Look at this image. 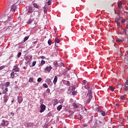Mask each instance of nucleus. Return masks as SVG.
I'll use <instances>...</instances> for the list:
<instances>
[{
    "instance_id": "29",
    "label": "nucleus",
    "mask_w": 128,
    "mask_h": 128,
    "mask_svg": "<svg viewBox=\"0 0 128 128\" xmlns=\"http://www.w3.org/2000/svg\"><path fill=\"white\" fill-rule=\"evenodd\" d=\"M29 82H34V78H30L28 80Z\"/></svg>"
},
{
    "instance_id": "34",
    "label": "nucleus",
    "mask_w": 128,
    "mask_h": 128,
    "mask_svg": "<svg viewBox=\"0 0 128 128\" xmlns=\"http://www.w3.org/2000/svg\"><path fill=\"white\" fill-rule=\"evenodd\" d=\"M36 61L33 62L32 63V66H36Z\"/></svg>"
},
{
    "instance_id": "23",
    "label": "nucleus",
    "mask_w": 128,
    "mask_h": 128,
    "mask_svg": "<svg viewBox=\"0 0 128 128\" xmlns=\"http://www.w3.org/2000/svg\"><path fill=\"white\" fill-rule=\"evenodd\" d=\"M46 64V61L42 60L40 62V66H44Z\"/></svg>"
},
{
    "instance_id": "33",
    "label": "nucleus",
    "mask_w": 128,
    "mask_h": 128,
    "mask_svg": "<svg viewBox=\"0 0 128 128\" xmlns=\"http://www.w3.org/2000/svg\"><path fill=\"white\" fill-rule=\"evenodd\" d=\"M42 78H38L37 81L38 82H42Z\"/></svg>"
},
{
    "instance_id": "49",
    "label": "nucleus",
    "mask_w": 128,
    "mask_h": 128,
    "mask_svg": "<svg viewBox=\"0 0 128 128\" xmlns=\"http://www.w3.org/2000/svg\"><path fill=\"white\" fill-rule=\"evenodd\" d=\"M80 119L82 120V116H80Z\"/></svg>"
},
{
    "instance_id": "2",
    "label": "nucleus",
    "mask_w": 128,
    "mask_h": 128,
    "mask_svg": "<svg viewBox=\"0 0 128 128\" xmlns=\"http://www.w3.org/2000/svg\"><path fill=\"white\" fill-rule=\"evenodd\" d=\"M46 106L44 104H42L40 106V112H44L46 110Z\"/></svg>"
},
{
    "instance_id": "5",
    "label": "nucleus",
    "mask_w": 128,
    "mask_h": 128,
    "mask_svg": "<svg viewBox=\"0 0 128 128\" xmlns=\"http://www.w3.org/2000/svg\"><path fill=\"white\" fill-rule=\"evenodd\" d=\"M27 24H33L34 26H32L33 28L36 26V22L32 20H29Z\"/></svg>"
},
{
    "instance_id": "26",
    "label": "nucleus",
    "mask_w": 128,
    "mask_h": 128,
    "mask_svg": "<svg viewBox=\"0 0 128 128\" xmlns=\"http://www.w3.org/2000/svg\"><path fill=\"white\" fill-rule=\"evenodd\" d=\"M44 88H48V84H43Z\"/></svg>"
},
{
    "instance_id": "9",
    "label": "nucleus",
    "mask_w": 128,
    "mask_h": 128,
    "mask_svg": "<svg viewBox=\"0 0 128 128\" xmlns=\"http://www.w3.org/2000/svg\"><path fill=\"white\" fill-rule=\"evenodd\" d=\"M12 70H14V72H20V68L17 67L16 64V66H14Z\"/></svg>"
},
{
    "instance_id": "4",
    "label": "nucleus",
    "mask_w": 128,
    "mask_h": 128,
    "mask_svg": "<svg viewBox=\"0 0 128 128\" xmlns=\"http://www.w3.org/2000/svg\"><path fill=\"white\" fill-rule=\"evenodd\" d=\"M26 10L28 12H30V14H32L34 12V9H32V8L30 6L27 7Z\"/></svg>"
},
{
    "instance_id": "52",
    "label": "nucleus",
    "mask_w": 128,
    "mask_h": 128,
    "mask_svg": "<svg viewBox=\"0 0 128 128\" xmlns=\"http://www.w3.org/2000/svg\"><path fill=\"white\" fill-rule=\"evenodd\" d=\"M31 126H32V124H30Z\"/></svg>"
},
{
    "instance_id": "20",
    "label": "nucleus",
    "mask_w": 128,
    "mask_h": 128,
    "mask_svg": "<svg viewBox=\"0 0 128 128\" xmlns=\"http://www.w3.org/2000/svg\"><path fill=\"white\" fill-rule=\"evenodd\" d=\"M10 76L12 78H14V72H12L10 74Z\"/></svg>"
},
{
    "instance_id": "40",
    "label": "nucleus",
    "mask_w": 128,
    "mask_h": 128,
    "mask_svg": "<svg viewBox=\"0 0 128 128\" xmlns=\"http://www.w3.org/2000/svg\"><path fill=\"white\" fill-rule=\"evenodd\" d=\"M48 6H50V0H48L47 3Z\"/></svg>"
},
{
    "instance_id": "42",
    "label": "nucleus",
    "mask_w": 128,
    "mask_h": 128,
    "mask_svg": "<svg viewBox=\"0 0 128 128\" xmlns=\"http://www.w3.org/2000/svg\"><path fill=\"white\" fill-rule=\"evenodd\" d=\"M116 24H117V26H120V22H116Z\"/></svg>"
},
{
    "instance_id": "38",
    "label": "nucleus",
    "mask_w": 128,
    "mask_h": 128,
    "mask_svg": "<svg viewBox=\"0 0 128 128\" xmlns=\"http://www.w3.org/2000/svg\"><path fill=\"white\" fill-rule=\"evenodd\" d=\"M4 66H0V70H4Z\"/></svg>"
},
{
    "instance_id": "53",
    "label": "nucleus",
    "mask_w": 128,
    "mask_h": 128,
    "mask_svg": "<svg viewBox=\"0 0 128 128\" xmlns=\"http://www.w3.org/2000/svg\"><path fill=\"white\" fill-rule=\"evenodd\" d=\"M24 70H26V67H24Z\"/></svg>"
},
{
    "instance_id": "17",
    "label": "nucleus",
    "mask_w": 128,
    "mask_h": 128,
    "mask_svg": "<svg viewBox=\"0 0 128 128\" xmlns=\"http://www.w3.org/2000/svg\"><path fill=\"white\" fill-rule=\"evenodd\" d=\"M58 104V100L55 99L54 100V106H56Z\"/></svg>"
},
{
    "instance_id": "41",
    "label": "nucleus",
    "mask_w": 128,
    "mask_h": 128,
    "mask_svg": "<svg viewBox=\"0 0 128 128\" xmlns=\"http://www.w3.org/2000/svg\"><path fill=\"white\" fill-rule=\"evenodd\" d=\"M14 112H10V116H14Z\"/></svg>"
},
{
    "instance_id": "11",
    "label": "nucleus",
    "mask_w": 128,
    "mask_h": 128,
    "mask_svg": "<svg viewBox=\"0 0 128 128\" xmlns=\"http://www.w3.org/2000/svg\"><path fill=\"white\" fill-rule=\"evenodd\" d=\"M4 102H8V96L5 95L3 97Z\"/></svg>"
},
{
    "instance_id": "8",
    "label": "nucleus",
    "mask_w": 128,
    "mask_h": 128,
    "mask_svg": "<svg viewBox=\"0 0 128 128\" xmlns=\"http://www.w3.org/2000/svg\"><path fill=\"white\" fill-rule=\"evenodd\" d=\"M32 59V56H26V62H31Z\"/></svg>"
},
{
    "instance_id": "19",
    "label": "nucleus",
    "mask_w": 128,
    "mask_h": 128,
    "mask_svg": "<svg viewBox=\"0 0 128 128\" xmlns=\"http://www.w3.org/2000/svg\"><path fill=\"white\" fill-rule=\"evenodd\" d=\"M62 106L60 105L57 107V110H62Z\"/></svg>"
},
{
    "instance_id": "56",
    "label": "nucleus",
    "mask_w": 128,
    "mask_h": 128,
    "mask_svg": "<svg viewBox=\"0 0 128 128\" xmlns=\"http://www.w3.org/2000/svg\"><path fill=\"white\" fill-rule=\"evenodd\" d=\"M102 120H104V118H103Z\"/></svg>"
},
{
    "instance_id": "36",
    "label": "nucleus",
    "mask_w": 128,
    "mask_h": 128,
    "mask_svg": "<svg viewBox=\"0 0 128 128\" xmlns=\"http://www.w3.org/2000/svg\"><path fill=\"white\" fill-rule=\"evenodd\" d=\"M20 56H22V52H20L18 53V58H20Z\"/></svg>"
},
{
    "instance_id": "50",
    "label": "nucleus",
    "mask_w": 128,
    "mask_h": 128,
    "mask_svg": "<svg viewBox=\"0 0 128 128\" xmlns=\"http://www.w3.org/2000/svg\"><path fill=\"white\" fill-rule=\"evenodd\" d=\"M126 28H128V24L126 26Z\"/></svg>"
},
{
    "instance_id": "28",
    "label": "nucleus",
    "mask_w": 128,
    "mask_h": 128,
    "mask_svg": "<svg viewBox=\"0 0 128 128\" xmlns=\"http://www.w3.org/2000/svg\"><path fill=\"white\" fill-rule=\"evenodd\" d=\"M28 38H30L29 36H26L24 38V42H26V40H28Z\"/></svg>"
},
{
    "instance_id": "39",
    "label": "nucleus",
    "mask_w": 128,
    "mask_h": 128,
    "mask_svg": "<svg viewBox=\"0 0 128 128\" xmlns=\"http://www.w3.org/2000/svg\"><path fill=\"white\" fill-rule=\"evenodd\" d=\"M40 58H42V60H44V58H46V56H40Z\"/></svg>"
},
{
    "instance_id": "3",
    "label": "nucleus",
    "mask_w": 128,
    "mask_h": 128,
    "mask_svg": "<svg viewBox=\"0 0 128 128\" xmlns=\"http://www.w3.org/2000/svg\"><path fill=\"white\" fill-rule=\"evenodd\" d=\"M118 12H120V10L122 8V2L118 3Z\"/></svg>"
},
{
    "instance_id": "51",
    "label": "nucleus",
    "mask_w": 128,
    "mask_h": 128,
    "mask_svg": "<svg viewBox=\"0 0 128 128\" xmlns=\"http://www.w3.org/2000/svg\"><path fill=\"white\" fill-rule=\"evenodd\" d=\"M84 84H86V80H84Z\"/></svg>"
},
{
    "instance_id": "46",
    "label": "nucleus",
    "mask_w": 128,
    "mask_h": 128,
    "mask_svg": "<svg viewBox=\"0 0 128 128\" xmlns=\"http://www.w3.org/2000/svg\"><path fill=\"white\" fill-rule=\"evenodd\" d=\"M121 22H122V24H124V20H122L121 21Z\"/></svg>"
},
{
    "instance_id": "1",
    "label": "nucleus",
    "mask_w": 128,
    "mask_h": 128,
    "mask_svg": "<svg viewBox=\"0 0 128 128\" xmlns=\"http://www.w3.org/2000/svg\"><path fill=\"white\" fill-rule=\"evenodd\" d=\"M86 98H88L86 101V104H90V100L92 98V91H88L87 94Z\"/></svg>"
},
{
    "instance_id": "47",
    "label": "nucleus",
    "mask_w": 128,
    "mask_h": 128,
    "mask_svg": "<svg viewBox=\"0 0 128 128\" xmlns=\"http://www.w3.org/2000/svg\"><path fill=\"white\" fill-rule=\"evenodd\" d=\"M14 100L13 99L12 100V104H14Z\"/></svg>"
},
{
    "instance_id": "32",
    "label": "nucleus",
    "mask_w": 128,
    "mask_h": 128,
    "mask_svg": "<svg viewBox=\"0 0 128 128\" xmlns=\"http://www.w3.org/2000/svg\"><path fill=\"white\" fill-rule=\"evenodd\" d=\"M48 44H49V46H50V44H52V39H50L48 40Z\"/></svg>"
},
{
    "instance_id": "15",
    "label": "nucleus",
    "mask_w": 128,
    "mask_h": 128,
    "mask_svg": "<svg viewBox=\"0 0 128 128\" xmlns=\"http://www.w3.org/2000/svg\"><path fill=\"white\" fill-rule=\"evenodd\" d=\"M60 42V40L58 37H56L55 38V42L56 44H58Z\"/></svg>"
},
{
    "instance_id": "7",
    "label": "nucleus",
    "mask_w": 128,
    "mask_h": 128,
    "mask_svg": "<svg viewBox=\"0 0 128 128\" xmlns=\"http://www.w3.org/2000/svg\"><path fill=\"white\" fill-rule=\"evenodd\" d=\"M8 124V121H6L4 120H2V122L0 124V126H6Z\"/></svg>"
},
{
    "instance_id": "25",
    "label": "nucleus",
    "mask_w": 128,
    "mask_h": 128,
    "mask_svg": "<svg viewBox=\"0 0 128 128\" xmlns=\"http://www.w3.org/2000/svg\"><path fill=\"white\" fill-rule=\"evenodd\" d=\"M120 99L122 100H126V98L124 96H122L120 97Z\"/></svg>"
},
{
    "instance_id": "14",
    "label": "nucleus",
    "mask_w": 128,
    "mask_h": 128,
    "mask_svg": "<svg viewBox=\"0 0 128 128\" xmlns=\"http://www.w3.org/2000/svg\"><path fill=\"white\" fill-rule=\"evenodd\" d=\"M16 10V6L15 5H12L11 6V10H12V12H14V10Z\"/></svg>"
},
{
    "instance_id": "45",
    "label": "nucleus",
    "mask_w": 128,
    "mask_h": 128,
    "mask_svg": "<svg viewBox=\"0 0 128 128\" xmlns=\"http://www.w3.org/2000/svg\"><path fill=\"white\" fill-rule=\"evenodd\" d=\"M99 122H100V124H104V122H102L100 120H99Z\"/></svg>"
},
{
    "instance_id": "22",
    "label": "nucleus",
    "mask_w": 128,
    "mask_h": 128,
    "mask_svg": "<svg viewBox=\"0 0 128 128\" xmlns=\"http://www.w3.org/2000/svg\"><path fill=\"white\" fill-rule=\"evenodd\" d=\"M100 114L103 116H106V112H104V111H100Z\"/></svg>"
},
{
    "instance_id": "55",
    "label": "nucleus",
    "mask_w": 128,
    "mask_h": 128,
    "mask_svg": "<svg viewBox=\"0 0 128 128\" xmlns=\"http://www.w3.org/2000/svg\"><path fill=\"white\" fill-rule=\"evenodd\" d=\"M2 94V93L1 92H0V96Z\"/></svg>"
},
{
    "instance_id": "27",
    "label": "nucleus",
    "mask_w": 128,
    "mask_h": 128,
    "mask_svg": "<svg viewBox=\"0 0 128 128\" xmlns=\"http://www.w3.org/2000/svg\"><path fill=\"white\" fill-rule=\"evenodd\" d=\"M84 114H88V110H86V108H84Z\"/></svg>"
},
{
    "instance_id": "30",
    "label": "nucleus",
    "mask_w": 128,
    "mask_h": 128,
    "mask_svg": "<svg viewBox=\"0 0 128 128\" xmlns=\"http://www.w3.org/2000/svg\"><path fill=\"white\" fill-rule=\"evenodd\" d=\"M10 12V10H7L6 11L5 14H6V16H8V14Z\"/></svg>"
},
{
    "instance_id": "18",
    "label": "nucleus",
    "mask_w": 128,
    "mask_h": 128,
    "mask_svg": "<svg viewBox=\"0 0 128 128\" xmlns=\"http://www.w3.org/2000/svg\"><path fill=\"white\" fill-rule=\"evenodd\" d=\"M33 6H34V8H40V6H38V4H36V3H34L33 4Z\"/></svg>"
},
{
    "instance_id": "44",
    "label": "nucleus",
    "mask_w": 128,
    "mask_h": 128,
    "mask_svg": "<svg viewBox=\"0 0 128 128\" xmlns=\"http://www.w3.org/2000/svg\"><path fill=\"white\" fill-rule=\"evenodd\" d=\"M83 126H84V128H86V126H88V124H84L83 125Z\"/></svg>"
},
{
    "instance_id": "43",
    "label": "nucleus",
    "mask_w": 128,
    "mask_h": 128,
    "mask_svg": "<svg viewBox=\"0 0 128 128\" xmlns=\"http://www.w3.org/2000/svg\"><path fill=\"white\" fill-rule=\"evenodd\" d=\"M64 82H66L67 85L69 86V84H70V82H68V81H64Z\"/></svg>"
},
{
    "instance_id": "54",
    "label": "nucleus",
    "mask_w": 128,
    "mask_h": 128,
    "mask_svg": "<svg viewBox=\"0 0 128 128\" xmlns=\"http://www.w3.org/2000/svg\"><path fill=\"white\" fill-rule=\"evenodd\" d=\"M56 64H55V66H56Z\"/></svg>"
},
{
    "instance_id": "6",
    "label": "nucleus",
    "mask_w": 128,
    "mask_h": 128,
    "mask_svg": "<svg viewBox=\"0 0 128 128\" xmlns=\"http://www.w3.org/2000/svg\"><path fill=\"white\" fill-rule=\"evenodd\" d=\"M44 70L46 72H50V70H52V68L50 66H47Z\"/></svg>"
},
{
    "instance_id": "12",
    "label": "nucleus",
    "mask_w": 128,
    "mask_h": 128,
    "mask_svg": "<svg viewBox=\"0 0 128 128\" xmlns=\"http://www.w3.org/2000/svg\"><path fill=\"white\" fill-rule=\"evenodd\" d=\"M128 90V80H126L124 86V90Z\"/></svg>"
},
{
    "instance_id": "37",
    "label": "nucleus",
    "mask_w": 128,
    "mask_h": 128,
    "mask_svg": "<svg viewBox=\"0 0 128 128\" xmlns=\"http://www.w3.org/2000/svg\"><path fill=\"white\" fill-rule=\"evenodd\" d=\"M50 88H48V89L46 90V92H47V94L50 93Z\"/></svg>"
},
{
    "instance_id": "21",
    "label": "nucleus",
    "mask_w": 128,
    "mask_h": 128,
    "mask_svg": "<svg viewBox=\"0 0 128 128\" xmlns=\"http://www.w3.org/2000/svg\"><path fill=\"white\" fill-rule=\"evenodd\" d=\"M10 82H6L5 84V86H6V88H8V86H10Z\"/></svg>"
},
{
    "instance_id": "48",
    "label": "nucleus",
    "mask_w": 128,
    "mask_h": 128,
    "mask_svg": "<svg viewBox=\"0 0 128 128\" xmlns=\"http://www.w3.org/2000/svg\"><path fill=\"white\" fill-rule=\"evenodd\" d=\"M44 14L46 13V10H44Z\"/></svg>"
},
{
    "instance_id": "35",
    "label": "nucleus",
    "mask_w": 128,
    "mask_h": 128,
    "mask_svg": "<svg viewBox=\"0 0 128 128\" xmlns=\"http://www.w3.org/2000/svg\"><path fill=\"white\" fill-rule=\"evenodd\" d=\"M73 106L74 108H78V105L76 104V103L73 104Z\"/></svg>"
},
{
    "instance_id": "31",
    "label": "nucleus",
    "mask_w": 128,
    "mask_h": 128,
    "mask_svg": "<svg viewBox=\"0 0 128 128\" xmlns=\"http://www.w3.org/2000/svg\"><path fill=\"white\" fill-rule=\"evenodd\" d=\"M116 42H122V40L120 39H116Z\"/></svg>"
},
{
    "instance_id": "24",
    "label": "nucleus",
    "mask_w": 128,
    "mask_h": 128,
    "mask_svg": "<svg viewBox=\"0 0 128 128\" xmlns=\"http://www.w3.org/2000/svg\"><path fill=\"white\" fill-rule=\"evenodd\" d=\"M110 88L112 92H114V87L111 86L110 87Z\"/></svg>"
},
{
    "instance_id": "10",
    "label": "nucleus",
    "mask_w": 128,
    "mask_h": 128,
    "mask_svg": "<svg viewBox=\"0 0 128 128\" xmlns=\"http://www.w3.org/2000/svg\"><path fill=\"white\" fill-rule=\"evenodd\" d=\"M18 104H22L23 100L22 97L20 96H18Z\"/></svg>"
},
{
    "instance_id": "13",
    "label": "nucleus",
    "mask_w": 128,
    "mask_h": 128,
    "mask_svg": "<svg viewBox=\"0 0 128 128\" xmlns=\"http://www.w3.org/2000/svg\"><path fill=\"white\" fill-rule=\"evenodd\" d=\"M57 82H58V76H56L53 80V83L54 84H56Z\"/></svg>"
},
{
    "instance_id": "16",
    "label": "nucleus",
    "mask_w": 128,
    "mask_h": 128,
    "mask_svg": "<svg viewBox=\"0 0 128 128\" xmlns=\"http://www.w3.org/2000/svg\"><path fill=\"white\" fill-rule=\"evenodd\" d=\"M8 88H6L4 90H3V92H2V94H6V92H8Z\"/></svg>"
}]
</instances>
